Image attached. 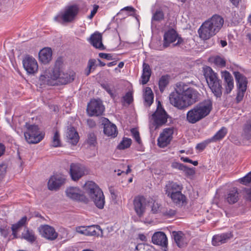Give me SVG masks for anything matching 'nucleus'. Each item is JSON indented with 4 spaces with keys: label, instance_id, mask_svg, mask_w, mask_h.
Returning a JSON list of instances; mask_svg holds the SVG:
<instances>
[{
    "label": "nucleus",
    "instance_id": "f257e3e1",
    "mask_svg": "<svg viewBox=\"0 0 251 251\" xmlns=\"http://www.w3.org/2000/svg\"><path fill=\"white\" fill-rule=\"evenodd\" d=\"M200 94L184 83L176 84L175 90L169 96L170 103L179 109L186 108L199 100Z\"/></svg>",
    "mask_w": 251,
    "mask_h": 251
},
{
    "label": "nucleus",
    "instance_id": "f03ea898",
    "mask_svg": "<svg viewBox=\"0 0 251 251\" xmlns=\"http://www.w3.org/2000/svg\"><path fill=\"white\" fill-rule=\"evenodd\" d=\"M224 23V19L218 15H213L211 18L205 21L198 30L201 38L207 40L216 34L222 27Z\"/></svg>",
    "mask_w": 251,
    "mask_h": 251
},
{
    "label": "nucleus",
    "instance_id": "7ed1b4c3",
    "mask_svg": "<svg viewBox=\"0 0 251 251\" xmlns=\"http://www.w3.org/2000/svg\"><path fill=\"white\" fill-rule=\"evenodd\" d=\"M212 109V100H205L187 112L186 120L190 124H195L208 115Z\"/></svg>",
    "mask_w": 251,
    "mask_h": 251
},
{
    "label": "nucleus",
    "instance_id": "20e7f679",
    "mask_svg": "<svg viewBox=\"0 0 251 251\" xmlns=\"http://www.w3.org/2000/svg\"><path fill=\"white\" fill-rule=\"evenodd\" d=\"M86 193L95 205L99 209H102L105 204V198L102 190L93 181L87 182L84 186Z\"/></svg>",
    "mask_w": 251,
    "mask_h": 251
},
{
    "label": "nucleus",
    "instance_id": "39448f33",
    "mask_svg": "<svg viewBox=\"0 0 251 251\" xmlns=\"http://www.w3.org/2000/svg\"><path fill=\"white\" fill-rule=\"evenodd\" d=\"M204 75L214 96L220 98L222 95L223 87L222 81L218 77L217 74L210 67H207L204 69Z\"/></svg>",
    "mask_w": 251,
    "mask_h": 251
},
{
    "label": "nucleus",
    "instance_id": "423d86ee",
    "mask_svg": "<svg viewBox=\"0 0 251 251\" xmlns=\"http://www.w3.org/2000/svg\"><path fill=\"white\" fill-rule=\"evenodd\" d=\"M79 12V7L76 4L66 6L64 11L54 18V20L60 23L73 22Z\"/></svg>",
    "mask_w": 251,
    "mask_h": 251
},
{
    "label": "nucleus",
    "instance_id": "0eeeda50",
    "mask_svg": "<svg viewBox=\"0 0 251 251\" xmlns=\"http://www.w3.org/2000/svg\"><path fill=\"white\" fill-rule=\"evenodd\" d=\"M24 132L25 139L29 144H37L43 140L44 134L41 132L38 126L26 123Z\"/></svg>",
    "mask_w": 251,
    "mask_h": 251
},
{
    "label": "nucleus",
    "instance_id": "6e6552de",
    "mask_svg": "<svg viewBox=\"0 0 251 251\" xmlns=\"http://www.w3.org/2000/svg\"><path fill=\"white\" fill-rule=\"evenodd\" d=\"M50 72V78L53 81H57V83L60 84H66L68 83L72 82L74 80V76L64 74L61 71L60 69L58 67H54L53 68L48 69Z\"/></svg>",
    "mask_w": 251,
    "mask_h": 251
},
{
    "label": "nucleus",
    "instance_id": "1a4fd4ad",
    "mask_svg": "<svg viewBox=\"0 0 251 251\" xmlns=\"http://www.w3.org/2000/svg\"><path fill=\"white\" fill-rule=\"evenodd\" d=\"M183 42V39L179 36L176 31L174 29H171L165 32L164 34L163 47L166 48L172 43L173 47L178 46Z\"/></svg>",
    "mask_w": 251,
    "mask_h": 251
},
{
    "label": "nucleus",
    "instance_id": "9d476101",
    "mask_svg": "<svg viewBox=\"0 0 251 251\" xmlns=\"http://www.w3.org/2000/svg\"><path fill=\"white\" fill-rule=\"evenodd\" d=\"M152 117L154 125L156 127L165 124L169 116L162 107L160 101H158L157 106L155 112L152 114Z\"/></svg>",
    "mask_w": 251,
    "mask_h": 251
},
{
    "label": "nucleus",
    "instance_id": "9b49d317",
    "mask_svg": "<svg viewBox=\"0 0 251 251\" xmlns=\"http://www.w3.org/2000/svg\"><path fill=\"white\" fill-rule=\"evenodd\" d=\"M87 112L89 116H99L101 115L104 110L102 101L98 100H92L87 104Z\"/></svg>",
    "mask_w": 251,
    "mask_h": 251
},
{
    "label": "nucleus",
    "instance_id": "f8f14e48",
    "mask_svg": "<svg viewBox=\"0 0 251 251\" xmlns=\"http://www.w3.org/2000/svg\"><path fill=\"white\" fill-rule=\"evenodd\" d=\"M24 69L29 74L33 75L37 72L38 65L36 59L29 55H26L23 60Z\"/></svg>",
    "mask_w": 251,
    "mask_h": 251
},
{
    "label": "nucleus",
    "instance_id": "ddd939ff",
    "mask_svg": "<svg viewBox=\"0 0 251 251\" xmlns=\"http://www.w3.org/2000/svg\"><path fill=\"white\" fill-rule=\"evenodd\" d=\"M67 197L75 200L82 201L87 203L89 200L84 195L82 191L78 187H70L66 190Z\"/></svg>",
    "mask_w": 251,
    "mask_h": 251
},
{
    "label": "nucleus",
    "instance_id": "4468645a",
    "mask_svg": "<svg viewBox=\"0 0 251 251\" xmlns=\"http://www.w3.org/2000/svg\"><path fill=\"white\" fill-rule=\"evenodd\" d=\"M173 133V127L165 128L158 138V145L161 148L166 147L170 143Z\"/></svg>",
    "mask_w": 251,
    "mask_h": 251
},
{
    "label": "nucleus",
    "instance_id": "2eb2a0df",
    "mask_svg": "<svg viewBox=\"0 0 251 251\" xmlns=\"http://www.w3.org/2000/svg\"><path fill=\"white\" fill-rule=\"evenodd\" d=\"M101 123L103 126V133L111 138H115L118 134V130L115 125L111 123L105 118H101Z\"/></svg>",
    "mask_w": 251,
    "mask_h": 251
},
{
    "label": "nucleus",
    "instance_id": "dca6fc26",
    "mask_svg": "<svg viewBox=\"0 0 251 251\" xmlns=\"http://www.w3.org/2000/svg\"><path fill=\"white\" fill-rule=\"evenodd\" d=\"M134 209L139 217L143 216L146 211L145 199L143 196H138L134 198L133 201Z\"/></svg>",
    "mask_w": 251,
    "mask_h": 251
},
{
    "label": "nucleus",
    "instance_id": "f3484780",
    "mask_svg": "<svg viewBox=\"0 0 251 251\" xmlns=\"http://www.w3.org/2000/svg\"><path fill=\"white\" fill-rule=\"evenodd\" d=\"M70 174L73 180L77 181L85 175V168L78 164L72 163L70 165Z\"/></svg>",
    "mask_w": 251,
    "mask_h": 251
},
{
    "label": "nucleus",
    "instance_id": "a211bd4d",
    "mask_svg": "<svg viewBox=\"0 0 251 251\" xmlns=\"http://www.w3.org/2000/svg\"><path fill=\"white\" fill-rule=\"evenodd\" d=\"M39 231L42 236L50 240H54L57 238L58 233L54 228L49 225H44L39 228Z\"/></svg>",
    "mask_w": 251,
    "mask_h": 251
},
{
    "label": "nucleus",
    "instance_id": "6ab92c4d",
    "mask_svg": "<svg viewBox=\"0 0 251 251\" xmlns=\"http://www.w3.org/2000/svg\"><path fill=\"white\" fill-rule=\"evenodd\" d=\"M182 189L183 186L181 184L173 181H169L165 185V191L167 196L170 197L176 193L181 191Z\"/></svg>",
    "mask_w": 251,
    "mask_h": 251
},
{
    "label": "nucleus",
    "instance_id": "aec40b11",
    "mask_svg": "<svg viewBox=\"0 0 251 251\" xmlns=\"http://www.w3.org/2000/svg\"><path fill=\"white\" fill-rule=\"evenodd\" d=\"M222 77L224 80L225 93L228 94L231 92L234 87L233 77L228 72L225 71L222 72Z\"/></svg>",
    "mask_w": 251,
    "mask_h": 251
},
{
    "label": "nucleus",
    "instance_id": "412c9836",
    "mask_svg": "<svg viewBox=\"0 0 251 251\" xmlns=\"http://www.w3.org/2000/svg\"><path fill=\"white\" fill-rule=\"evenodd\" d=\"M152 242L154 244L167 247L168 240L166 234L163 232H157L152 236Z\"/></svg>",
    "mask_w": 251,
    "mask_h": 251
},
{
    "label": "nucleus",
    "instance_id": "4be33fe9",
    "mask_svg": "<svg viewBox=\"0 0 251 251\" xmlns=\"http://www.w3.org/2000/svg\"><path fill=\"white\" fill-rule=\"evenodd\" d=\"M232 237V234L231 232L214 235L212 238V245L215 246L221 245L226 243Z\"/></svg>",
    "mask_w": 251,
    "mask_h": 251
},
{
    "label": "nucleus",
    "instance_id": "5701e85b",
    "mask_svg": "<svg viewBox=\"0 0 251 251\" xmlns=\"http://www.w3.org/2000/svg\"><path fill=\"white\" fill-rule=\"evenodd\" d=\"M64 182V179L59 176H53L48 181V188L50 190L58 189Z\"/></svg>",
    "mask_w": 251,
    "mask_h": 251
},
{
    "label": "nucleus",
    "instance_id": "b1692460",
    "mask_svg": "<svg viewBox=\"0 0 251 251\" xmlns=\"http://www.w3.org/2000/svg\"><path fill=\"white\" fill-rule=\"evenodd\" d=\"M89 41L95 48L100 50L105 49V47L102 43V35L99 32H96L91 35Z\"/></svg>",
    "mask_w": 251,
    "mask_h": 251
},
{
    "label": "nucleus",
    "instance_id": "393cba45",
    "mask_svg": "<svg viewBox=\"0 0 251 251\" xmlns=\"http://www.w3.org/2000/svg\"><path fill=\"white\" fill-rule=\"evenodd\" d=\"M239 194L237 188H233L229 190L225 195V199L226 202L230 204H234L239 200Z\"/></svg>",
    "mask_w": 251,
    "mask_h": 251
},
{
    "label": "nucleus",
    "instance_id": "a878e982",
    "mask_svg": "<svg viewBox=\"0 0 251 251\" xmlns=\"http://www.w3.org/2000/svg\"><path fill=\"white\" fill-rule=\"evenodd\" d=\"M172 236L179 248L184 247L187 245V243L185 235L182 231H173Z\"/></svg>",
    "mask_w": 251,
    "mask_h": 251
},
{
    "label": "nucleus",
    "instance_id": "bb28decb",
    "mask_svg": "<svg viewBox=\"0 0 251 251\" xmlns=\"http://www.w3.org/2000/svg\"><path fill=\"white\" fill-rule=\"evenodd\" d=\"M39 58L41 62L44 64L50 62L52 58V50L50 48H45L39 52Z\"/></svg>",
    "mask_w": 251,
    "mask_h": 251
},
{
    "label": "nucleus",
    "instance_id": "cd10ccee",
    "mask_svg": "<svg viewBox=\"0 0 251 251\" xmlns=\"http://www.w3.org/2000/svg\"><path fill=\"white\" fill-rule=\"evenodd\" d=\"M234 75L237 81L238 89L243 91L246 90L248 83L246 77L239 72H235Z\"/></svg>",
    "mask_w": 251,
    "mask_h": 251
},
{
    "label": "nucleus",
    "instance_id": "c85d7f7f",
    "mask_svg": "<svg viewBox=\"0 0 251 251\" xmlns=\"http://www.w3.org/2000/svg\"><path fill=\"white\" fill-rule=\"evenodd\" d=\"M50 72L48 70H46L43 74H41L39 77V83L41 86L48 85H54L57 83L53 82L50 78Z\"/></svg>",
    "mask_w": 251,
    "mask_h": 251
},
{
    "label": "nucleus",
    "instance_id": "c756f323",
    "mask_svg": "<svg viewBox=\"0 0 251 251\" xmlns=\"http://www.w3.org/2000/svg\"><path fill=\"white\" fill-rule=\"evenodd\" d=\"M66 137L68 142L73 145H75L79 140V136L74 127L68 128L66 132Z\"/></svg>",
    "mask_w": 251,
    "mask_h": 251
},
{
    "label": "nucleus",
    "instance_id": "7c9ffc66",
    "mask_svg": "<svg viewBox=\"0 0 251 251\" xmlns=\"http://www.w3.org/2000/svg\"><path fill=\"white\" fill-rule=\"evenodd\" d=\"M170 198L172 199L173 202L178 206H182L187 204L186 197L182 194L181 191L176 193L170 196Z\"/></svg>",
    "mask_w": 251,
    "mask_h": 251
},
{
    "label": "nucleus",
    "instance_id": "2f4dec72",
    "mask_svg": "<svg viewBox=\"0 0 251 251\" xmlns=\"http://www.w3.org/2000/svg\"><path fill=\"white\" fill-rule=\"evenodd\" d=\"M151 74L150 65L144 62L143 64V73L141 76L142 84H146L149 81Z\"/></svg>",
    "mask_w": 251,
    "mask_h": 251
},
{
    "label": "nucleus",
    "instance_id": "473e14b6",
    "mask_svg": "<svg viewBox=\"0 0 251 251\" xmlns=\"http://www.w3.org/2000/svg\"><path fill=\"white\" fill-rule=\"evenodd\" d=\"M76 231L86 236H94L97 232L94 226H79L76 228Z\"/></svg>",
    "mask_w": 251,
    "mask_h": 251
},
{
    "label": "nucleus",
    "instance_id": "72a5a7b5",
    "mask_svg": "<svg viewBox=\"0 0 251 251\" xmlns=\"http://www.w3.org/2000/svg\"><path fill=\"white\" fill-rule=\"evenodd\" d=\"M22 237L30 243L34 242L37 239L35 232L28 228H25L22 234Z\"/></svg>",
    "mask_w": 251,
    "mask_h": 251
},
{
    "label": "nucleus",
    "instance_id": "f704fd0d",
    "mask_svg": "<svg viewBox=\"0 0 251 251\" xmlns=\"http://www.w3.org/2000/svg\"><path fill=\"white\" fill-rule=\"evenodd\" d=\"M153 94L150 87H147L144 92L145 104L150 106L153 101Z\"/></svg>",
    "mask_w": 251,
    "mask_h": 251
},
{
    "label": "nucleus",
    "instance_id": "c9c22d12",
    "mask_svg": "<svg viewBox=\"0 0 251 251\" xmlns=\"http://www.w3.org/2000/svg\"><path fill=\"white\" fill-rule=\"evenodd\" d=\"M27 218L26 216L23 217L17 223L12 225L11 229L12 234L14 237H17V233L18 231L24 226L27 222Z\"/></svg>",
    "mask_w": 251,
    "mask_h": 251
},
{
    "label": "nucleus",
    "instance_id": "e433bc0d",
    "mask_svg": "<svg viewBox=\"0 0 251 251\" xmlns=\"http://www.w3.org/2000/svg\"><path fill=\"white\" fill-rule=\"evenodd\" d=\"M227 133L226 128L225 127H222L213 137L210 139L211 141L216 142L223 139Z\"/></svg>",
    "mask_w": 251,
    "mask_h": 251
},
{
    "label": "nucleus",
    "instance_id": "4c0bfd02",
    "mask_svg": "<svg viewBox=\"0 0 251 251\" xmlns=\"http://www.w3.org/2000/svg\"><path fill=\"white\" fill-rule=\"evenodd\" d=\"M164 19V13L161 8L157 9L153 13L151 21L160 22Z\"/></svg>",
    "mask_w": 251,
    "mask_h": 251
},
{
    "label": "nucleus",
    "instance_id": "58836bf2",
    "mask_svg": "<svg viewBox=\"0 0 251 251\" xmlns=\"http://www.w3.org/2000/svg\"><path fill=\"white\" fill-rule=\"evenodd\" d=\"M169 83V77L168 75H163L161 77L159 81V87L160 91L163 92Z\"/></svg>",
    "mask_w": 251,
    "mask_h": 251
},
{
    "label": "nucleus",
    "instance_id": "ea45409f",
    "mask_svg": "<svg viewBox=\"0 0 251 251\" xmlns=\"http://www.w3.org/2000/svg\"><path fill=\"white\" fill-rule=\"evenodd\" d=\"M244 136L247 139H251V119L246 124L244 129Z\"/></svg>",
    "mask_w": 251,
    "mask_h": 251
},
{
    "label": "nucleus",
    "instance_id": "a19ab883",
    "mask_svg": "<svg viewBox=\"0 0 251 251\" xmlns=\"http://www.w3.org/2000/svg\"><path fill=\"white\" fill-rule=\"evenodd\" d=\"M132 141L128 138H124L123 140L117 146V149L119 150H124L129 148L131 144Z\"/></svg>",
    "mask_w": 251,
    "mask_h": 251
},
{
    "label": "nucleus",
    "instance_id": "79ce46f5",
    "mask_svg": "<svg viewBox=\"0 0 251 251\" xmlns=\"http://www.w3.org/2000/svg\"><path fill=\"white\" fill-rule=\"evenodd\" d=\"M161 213L164 216L172 217L176 214V210L171 208H163L161 211Z\"/></svg>",
    "mask_w": 251,
    "mask_h": 251
},
{
    "label": "nucleus",
    "instance_id": "37998d69",
    "mask_svg": "<svg viewBox=\"0 0 251 251\" xmlns=\"http://www.w3.org/2000/svg\"><path fill=\"white\" fill-rule=\"evenodd\" d=\"M87 142L90 146H95L97 143V138L94 133L91 132L88 134Z\"/></svg>",
    "mask_w": 251,
    "mask_h": 251
},
{
    "label": "nucleus",
    "instance_id": "c03bdc74",
    "mask_svg": "<svg viewBox=\"0 0 251 251\" xmlns=\"http://www.w3.org/2000/svg\"><path fill=\"white\" fill-rule=\"evenodd\" d=\"M52 146L58 147L60 146V140L58 131H56L54 134L52 141Z\"/></svg>",
    "mask_w": 251,
    "mask_h": 251
},
{
    "label": "nucleus",
    "instance_id": "a18cd8bd",
    "mask_svg": "<svg viewBox=\"0 0 251 251\" xmlns=\"http://www.w3.org/2000/svg\"><path fill=\"white\" fill-rule=\"evenodd\" d=\"M214 63L220 67H225L226 64L225 60L219 56H217L214 58Z\"/></svg>",
    "mask_w": 251,
    "mask_h": 251
},
{
    "label": "nucleus",
    "instance_id": "49530a36",
    "mask_svg": "<svg viewBox=\"0 0 251 251\" xmlns=\"http://www.w3.org/2000/svg\"><path fill=\"white\" fill-rule=\"evenodd\" d=\"M7 166L4 163L0 164V184L2 182L6 174Z\"/></svg>",
    "mask_w": 251,
    "mask_h": 251
},
{
    "label": "nucleus",
    "instance_id": "de8ad7c7",
    "mask_svg": "<svg viewBox=\"0 0 251 251\" xmlns=\"http://www.w3.org/2000/svg\"><path fill=\"white\" fill-rule=\"evenodd\" d=\"M239 182L244 184L247 185L251 182V172L249 173L247 175L239 179Z\"/></svg>",
    "mask_w": 251,
    "mask_h": 251
},
{
    "label": "nucleus",
    "instance_id": "09e8293b",
    "mask_svg": "<svg viewBox=\"0 0 251 251\" xmlns=\"http://www.w3.org/2000/svg\"><path fill=\"white\" fill-rule=\"evenodd\" d=\"M131 133L135 139V141L138 143L140 144L141 143V140L140 137L139 132L136 128H132L131 129Z\"/></svg>",
    "mask_w": 251,
    "mask_h": 251
},
{
    "label": "nucleus",
    "instance_id": "8fccbe9b",
    "mask_svg": "<svg viewBox=\"0 0 251 251\" xmlns=\"http://www.w3.org/2000/svg\"><path fill=\"white\" fill-rule=\"evenodd\" d=\"M123 99L125 102L127 103L128 105L130 104L133 101L132 94L130 92H128L126 93L125 96L123 97Z\"/></svg>",
    "mask_w": 251,
    "mask_h": 251
},
{
    "label": "nucleus",
    "instance_id": "3c124183",
    "mask_svg": "<svg viewBox=\"0 0 251 251\" xmlns=\"http://www.w3.org/2000/svg\"><path fill=\"white\" fill-rule=\"evenodd\" d=\"M135 251H150L149 246L144 244H139L136 246Z\"/></svg>",
    "mask_w": 251,
    "mask_h": 251
},
{
    "label": "nucleus",
    "instance_id": "603ef678",
    "mask_svg": "<svg viewBox=\"0 0 251 251\" xmlns=\"http://www.w3.org/2000/svg\"><path fill=\"white\" fill-rule=\"evenodd\" d=\"M162 209L160 208V205L156 201H154L151 206V211L153 213L161 212Z\"/></svg>",
    "mask_w": 251,
    "mask_h": 251
},
{
    "label": "nucleus",
    "instance_id": "864d4df0",
    "mask_svg": "<svg viewBox=\"0 0 251 251\" xmlns=\"http://www.w3.org/2000/svg\"><path fill=\"white\" fill-rule=\"evenodd\" d=\"M171 166L173 168L177 169L181 171H183L185 168V165H184L183 164L177 162H173L172 163Z\"/></svg>",
    "mask_w": 251,
    "mask_h": 251
},
{
    "label": "nucleus",
    "instance_id": "5fc2aeb1",
    "mask_svg": "<svg viewBox=\"0 0 251 251\" xmlns=\"http://www.w3.org/2000/svg\"><path fill=\"white\" fill-rule=\"evenodd\" d=\"M246 90H243L241 89H238V93L237 94V96L236 98V101L237 102H240L242 100L244 96V93Z\"/></svg>",
    "mask_w": 251,
    "mask_h": 251
},
{
    "label": "nucleus",
    "instance_id": "6e6d98bb",
    "mask_svg": "<svg viewBox=\"0 0 251 251\" xmlns=\"http://www.w3.org/2000/svg\"><path fill=\"white\" fill-rule=\"evenodd\" d=\"M87 67L91 69L92 71L95 70L97 67L96 60L95 59H89L88 62Z\"/></svg>",
    "mask_w": 251,
    "mask_h": 251
},
{
    "label": "nucleus",
    "instance_id": "4d7b16f0",
    "mask_svg": "<svg viewBox=\"0 0 251 251\" xmlns=\"http://www.w3.org/2000/svg\"><path fill=\"white\" fill-rule=\"evenodd\" d=\"M99 55L100 58L105 59L108 60H112L113 59V55L110 53L101 52L99 53Z\"/></svg>",
    "mask_w": 251,
    "mask_h": 251
},
{
    "label": "nucleus",
    "instance_id": "13d9d810",
    "mask_svg": "<svg viewBox=\"0 0 251 251\" xmlns=\"http://www.w3.org/2000/svg\"><path fill=\"white\" fill-rule=\"evenodd\" d=\"M183 171L186 175L189 176H193L195 174V171L194 169L188 168L186 166H185V168L183 169Z\"/></svg>",
    "mask_w": 251,
    "mask_h": 251
},
{
    "label": "nucleus",
    "instance_id": "bf43d9fd",
    "mask_svg": "<svg viewBox=\"0 0 251 251\" xmlns=\"http://www.w3.org/2000/svg\"><path fill=\"white\" fill-rule=\"evenodd\" d=\"M181 160L184 162H188V163H191V164H193L194 166H197L198 164V162L197 161H193V160L190 159L188 157H182L181 158Z\"/></svg>",
    "mask_w": 251,
    "mask_h": 251
},
{
    "label": "nucleus",
    "instance_id": "052dcab7",
    "mask_svg": "<svg viewBox=\"0 0 251 251\" xmlns=\"http://www.w3.org/2000/svg\"><path fill=\"white\" fill-rule=\"evenodd\" d=\"M98 8H99L98 5H94L93 9L91 11L90 15L88 16V18L89 19H92V18H93L94 15L97 13Z\"/></svg>",
    "mask_w": 251,
    "mask_h": 251
},
{
    "label": "nucleus",
    "instance_id": "680f3d73",
    "mask_svg": "<svg viewBox=\"0 0 251 251\" xmlns=\"http://www.w3.org/2000/svg\"><path fill=\"white\" fill-rule=\"evenodd\" d=\"M207 145V143L205 142H202L198 144L196 146V149L200 151L203 150Z\"/></svg>",
    "mask_w": 251,
    "mask_h": 251
},
{
    "label": "nucleus",
    "instance_id": "e2e57ef3",
    "mask_svg": "<svg viewBox=\"0 0 251 251\" xmlns=\"http://www.w3.org/2000/svg\"><path fill=\"white\" fill-rule=\"evenodd\" d=\"M121 11H126L129 12H134L135 11V9L132 6H126L122 8Z\"/></svg>",
    "mask_w": 251,
    "mask_h": 251
},
{
    "label": "nucleus",
    "instance_id": "0e129e2a",
    "mask_svg": "<svg viewBox=\"0 0 251 251\" xmlns=\"http://www.w3.org/2000/svg\"><path fill=\"white\" fill-rule=\"evenodd\" d=\"M87 125L90 128H93L96 126V123L92 119H88L87 121Z\"/></svg>",
    "mask_w": 251,
    "mask_h": 251
},
{
    "label": "nucleus",
    "instance_id": "69168bd1",
    "mask_svg": "<svg viewBox=\"0 0 251 251\" xmlns=\"http://www.w3.org/2000/svg\"><path fill=\"white\" fill-rule=\"evenodd\" d=\"M5 148L3 144L0 143V157L5 152Z\"/></svg>",
    "mask_w": 251,
    "mask_h": 251
},
{
    "label": "nucleus",
    "instance_id": "338daca9",
    "mask_svg": "<svg viewBox=\"0 0 251 251\" xmlns=\"http://www.w3.org/2000/svg\"><path fill=\"white\" fill-rule=\"evenodd\" d=\"M92 71V70L91 69L87 67L85 71V74L86 75V76H88L90 75Z\"/></svg>",
    "mask_w": 251,
    "mask_h": 251
},
{
    "label": "nucleus",
    "instance_id": "774afa93",
    "mask_svg": "<svg viewBox=\"0 0 251 251\" xmlns=\"http://www.w3.org/2000/svg\"><path fill=\"white\" fill-rule=\"evenodd\" d=\"M247 199L251 201V190H249L247 192Z\"/></svg>",
    "mask_w": 251,
    "mask_h": 251
}]
</instances>
